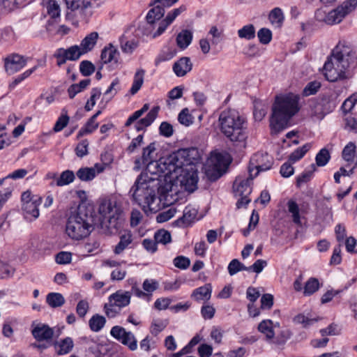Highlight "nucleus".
<instances>
[{
    "label": "nucleus",
    "instance_id": "nucleus-41",
    "mask_svg": "<svg viewBox=\"0 0 357 357\" xmlns=\"http://www.w3.org/2000/svg\"><path fill=\"white\" fill-rule=\"evenodd\" d=\"M43 3H47V11L49 15L56 19L60 17V6L55 0H43Z\"/></svg>",
    "mask_w": 357,
    "mask_h": 357
},
{
    "label": "nucleus",
    "instance_id": "nucleus-1",
    "mask_svg": "<svg viewBox=\"0 0 357 357\" xmlns=\"http://www.w3.org/2000/svg\"><path fill=\"white\" fill-rule=\"evenodd\" d=\"M357 66V56L352 48L340 42L332 50L324 66V75L331 82L349 79Z\"/></svg>",
    "mask_w": 357,
    "mask_h": 357
},
{
    "label": "nucleus",
    "instance_id": "nucleus-27",
    "mask_svg": "<svg viewBox=\"0 0 357 357\" xmlns=\"http://www.w3.org/2000/svg\"><path fill=\"white\" fill-rule=\"evenodd\" d=\"M212 288L210 284L197 288L193 291L192 297L197 301H208L211 296Z\"/></svg>",
    "mask_w": 357,
    "mask_h": 357
},
{
    "label": "nucleus",
    "instance_id": "nucleus-49",
    "mask_svg": "<svg viewBox=\"0 0 357 357\" xmlns=\"http://www.w3.org/2000/svg\"><path fill=\"white\" fill-rule=\"evenodd\" d=\"M356 145L353 142L348 143L342 150V158L349 162H353L356 153Z\"/></svg>",
    "mask_w": 357,
    "mask_h": 357
},
{
    "label": "nucleus",
    "instance_id": "nucleus-12",
    "mask_svg": "<svg viewBox=\"0 0 357 357\" xmlns=\"http://www.w3.org/2000/svg\"><path fill=\"white\" fill-rule=\"evenodd\" d=\"M181 177L180 182L185 189L189 192H194L197 189L198 182L197 171L195 169L184 167L182 171L174 172L172 174H165V176Z\"/></svg>",
    "mask_w": 357,
    "mask_h": 357
},
{
    "label": "nucleus",
    "instance_id": "nucleus-25",
    "mask_svg": "<svg viewBox=\"0 0 357 357\" xmlns=\"http://www.w3.org/2000/svg\"><path fill=\"white\" fill-rule=\"evenodd\" d=\"M197 215V211L190 206H186L183 211L182 217L178 218L176 223L178 227H185L189 225Z\"/></svg>",
    "mask_w": 357,
    "mask_h": 357
},
{
    "label": "nucleus",
    "instance_id": "nucleus-42",
    "mask_svg": "<svg viewBox=\"0 0 357 357\" xmlns=\"http://www.w3.org/2000/svg\"><path fill=\"white\" fill-rule=\"evenodd\" d=\"M311 147L312 145L309 143H307L301 147L298 148L290 154L289 158V161L291 162H296V161L301 160L311 149Z\"/></svg>",
    "mask_w": 357,
    "mask_h": 357
},
{
    "label": "nucleus",
    "instance_id": "nucleus-58",
    "mask_svg": "<svg viewBox=\"0 0 357 357\" xmlns=\"http://www.w3.org/2000/svg\"><path fill=\"white\" fill-rule=\"evenodd\" d=\"M176 51L174 49H169L167 51H162L155 59V66L159 65L161 62L169 61L175 56Z\"/></svg>",
    "mask_w": 357,
    "mask_h": 357
},
{
    "label": "nucleus",
    "instance_id": "nucleus-15",
    "mask_svg": "<svg viewBox=\"0 0 357 357\" xmlns=\"http://www.w3.org/2000/svg\"><path fill=\"white\" fill-rule=\"evenodd\" d=\"M110 334L123 344L128 346L130 350L135 351L137 349V340L134 335L131 332L126 331L124 328L119 326H113Z\"/></svg>",
    "mask_w": 357,
    "mask_h": 357
},
{
    "label": "nucleus",
    "instance_id": "nucleus-59",
    "mask_svg": "<svg viewBox=\"0 0 357 357\" xmlns=\"http://www.w3.org/2000/svg\"><path fill=\"white\" fill-rule=\"evenodd\" d=\"M167 324V320L154 319L151 324V333L154 335H157L166 328Z\"/></svg>",
    "mask_w": 357,
    "mask_h": 357
},
{
    "label": "nucleus",
    "instance_id": "nucleus-26",
    "mask_svg": "<svg viewBox=\"0 0 357 357\" xmlns=\"http://www.w3.org/2000/svg\"><path fill=\"white\" fill-rule=\"evenodd\" d=\"M74 347L71 337H67L54 343L56 352L58 355H65L70 353Z\"/></svg>",
    "mask_w": 357,
    "mask_h": 357
},
{
    "label": "nucleus",
    "instance_id": "nucleus-22",
    "mask_svg": "<svg viewBox=\"0 0 357 357\" xmlns=\"http://www.w3.org/2000/svg\"><path fill=\"white\" fill-rule=\"evenodd\" d=\"M132 243V235L130 231H126L120 235V241L114 248L115 255L121 254L126 249L131 248Z\"/></svg>",
    "mask_w": 357,
    "mask_h": 357
},
{
    "label": "nucleus",
    "instance_id": "nucleus-29",
    "mask_svg": "<svg viewBox=\"0 0 357 357\" xmlns=\"http://www.w3.org/2000/svg\"><path fill=\"white\" fill-rule=\"evenodd\" d=\"M116 55H119L118 50L114 45L109 44L102 50L100 57L104 63H108L112 61L117 63Z\"/></svg>",
    "mask_w": 357,
    "mask_h": 357
},
{
    "label": "nucleus",
    "instance_id": "nucleus-43",
    "mask_svg": "<svg viewBox=\"0 0 357 357\" xmlns=\"http://www.w3.org/2000/svg\"><path fill=\"white\" fill-rule=\"evenodd\" d=\"M268 105L261 101H256L254 105L253 115L256 121H261L266 116Z\"/></svg>",
    "mask_w": 357,
    "mask_h": 357
},
{
    "label": "nucleus",
    "instance_id": "nucleus-10",
    "mask_svg": "<svg viewBox=\"0 0 357 357\" xmlns=\"http://www.w3.org/2000/svg\"><path fill=\"white\" fill-rule=\"evenodd\" d=\"M253 178V174H250L245 178L241 176L236 178L233 188L235 196L240 198L236 203L237 208L245 206L250 203V199L248 198V195L252 192L250 185Z\"/></svg>",
    "mask_w": 357,
    "mask_h": 357
},
{
    "label": "nucleus",
    "instance_id": "nucleus-47",
    "mask_svg": "<svg viewBox=\"0 0 357 357\" xmlns=\"http://www.w3.org/2000/svg\"><path fill=\"white\" fill-rule=\"evenodd\" d=\"M208 35L211 36V44L216 45L222 40L224 31L223 29H218L216 26H212L208 33Z\"/></svg>",
    "mask_w": 357,
    "mask_h": 357
},
{
    "label": "nucleus",
    "instance_id": "nucleus-24",
    "mask_svg": "<svg viewBox=\"0 0 357 357\" xmlns=\"http://www.w3.org/2000/svg\"><path fill=\"white\" fill-rule=\"evenodd\" d=\"M98 39V33L96 31L91 32L86 36L81 41L80 45H79L82 52L84 54L91 52L96 45Z\"/></svg>",
    "mask_w": 357,
    "mask_h": 357
},
{
    "label": "nucleus",
    "instance_id": "nucleus-20",
    "mask_svg": "<svg viewBox=\"0 0 357 357\" xmlns=\"http://www.w3.org/2000/svg\"><path fill=\"white\" fill-rule=\"evenodd\" d=\"M131 293L130 291H117L109 297V301L121 309L128 305L130 303Z\"/></svg>",
    "mask_w": 357,
    "mask_h": 357
},
{
    "label": "nucleus",
    "instance_id": "nucleus-19",
    "mask_svg": "<svg viewBox=\"0 0 357 357\" xmlns=\"http://www.w3.org/2000/svg\"><path fill=\"white\" fill-rule=\"evenodd\" d=\"M192 68V63L190 59L187 56L180 58L176 61L172 67L174 73L177 77H183Z\"/></svg>",
    "mask_w": 357,
    "mask_h": 357
},
{
    "label": "nucleus",
    "instance_id": "nucleus-63",
    "mask_svg": "<svg viewBox=\"0 0 357 357\" xmlns=\"http://www.w3.org/2000/svg\"><path fill=\"white\" fill-rule=\"evenodd\" d=\"M104 310L109 318H114L120 313L121 309L109 301L108 303L105 304Z\"/></svg>",
    "mask_w": 357,
    "mask_h": 357
},
{
    "label": "nucleus",
    "instance_id": "nucleus-37",
    "mask_svg": "<svg viewBox=\"0 0 357 357\" xmlns=\"http://www.w3.org/2000/svg\"><path fill=\"white\" fill-rule=\"evenodd\" d=\"M105 323V318L98 314L93 315L89 321V327L94 332L100 331L104 327Z\"/></svg>",
    "mask_w": 357,
    "mask_h": 357
},
{
    "label": "nucleus",
    "instance_id": "nucleus-3",
    "mask_svg": "<svg viewBox=\"0 0 357 357\" xmlns=\"http://www.w3.org/2000/svg\"><path fill=\"white\" fill-rule=\"evenodd\" d=\"M299 100V95L294 93L276 96L270 118L272 134H278L287 127L289 121L300 110Z\"/></svg>",
    "mask_w": 357,
    "mask_h": 357
},
{
    "label": "nucleus",
    "instance_id": "nucleus-64",
    "mask_svg": "<svg viewBox=\"0 0 357 357\" xmlns=\"http://www.w3.org/2000/svg\"><path fill=\"white\" fill-rule=\"evenodd\" d=\"M294 321L296 324H301L305 328H307L312 325L314 323H316L318 321V319L309 318L303 314H300L294 318Z\"/></svg>",
    "mask_w": 357,
    "mask_h": 357
},
{
    "label": "nucleus",
    "instance_id": "nucleus-32",
    "mask_svg": "<svg viewBox=\"0 0 357 357\" xmlns=\"http://www.w3.org/2000/svg\"><path fill=\"white\" fill-rule=\"evenodd\" d=\"M60 49L61 50V52H63L66 56V59L69 61H77L80 58L82 55L84 54L82 52L80 47L77 45H73L68 49Z\"/></svg>",
    "mask_w": 357,
    "mask_h": 357
},
{
    "label": "nucleus",
    "instance_id": "nucleus-18",
    "mask_svg": "<svg viewBox=\"0 0 357 357\" xmlns=\"http://www.w3.org/2000/svg\"><path fill=\"white\" fill-rule=\"evenodd\" d=\"M41 204V198L36 197L33 202H26L22 204V211L24 218L27 220H32L39 216L38 206Z\"/></svg>",
    "mask_w": 357,
    "mask_h": 357
},
{
    "label": "nucleus",
    "instance_id": "nucleus-39",
    "mask_svg": "<svg viewBox=\"0 0 357 357\" xmlns=\"http://www.w3.org/2000/svg\"><path fill=\"white\" fill-rule=\"evenodd\" d=\"M145 71L144 70H138L135 75L132 85L130 88V92L132 95H135L142 87L144 82V76Z\"/></svg>",
    "mask_w": 357,
    "mask_h": 357
},
{
    "label": "nucleus",
    "instance_id": "nucleus-2",
    "mask_svg": "<svg viewBox=\"0 0 357 357\" xmlns=\"http://www.w3.org/2000/svg\"><path fill=\"white\" fill-rule=\"evenodd\" d=\"M178 1V0L151 1L149 6L153 8L149 10L146 16V23L143 26L144 35L151 38H155L162 35L175 19L187 9L186 6L181 5L170 10L162 19L165 8H169Z\"/></svg>",
    "mask_w": 357,
    "mask_h": 357
},
{
    "label": "nucleus",
    "instance_id": "nucleus-40",
    "mask_svg": "<svg viewBox=\"0 0 357 357\" xmlns=\"http://www.w3.org/2000/svg\"><path fill=\"white\" fill-rule=\"evenodd\" d=\"M76 175L82 181H89L96 177V169L91 167H82L78 169Z\"/></svg>",
    "mask_w": 357,
    "mask_h": 357
},
{
    "label": "nucleus",
    "instance_id": "nucleus-11",
    "mask_svg": "<svg viewBox=\"0 0 357 357\" xmlns=\"http://www.w3.org/2000/svg\"><path fill=\"white\" fill-rule=\"evenodd\" d=\"M209 167L215 172L213 174H209V169L207 170L208 176L211 180L215 181L219 178L227 170L229 161L228 156L221 153H212L209 160Z\"/></svg>",
    "mask_w": 357,
    "mask_h": 357
},
{
    "label": "nucleus",
    "instance_id": "nucleus-61",
    "mask_svg": "<svg viewBox=\"0 0 357 357\" xmlns=\"http://www.w3.org/2000/svg\"><path fill=\"white\" fill-rule=\"evenodd\" d=\"M193 118L192 115L189 113L188 108H184L179 113L178 116V120L180 123L184 125L185 126H189L193 122Z\"/></svg>",
    "mask_w": 357,
    "mask_h": 357
},
{
    "label": "nucleus",
    "instance_id": "nucleus-17",
    "mask_svg": "<svg viewBox=\"0 0 357 357\" xmlns=\"http://www.w3.org/2000/svg\"><path fill=\"white\" fill-rule=\"evenodd\" d=\"M32 335L38 342L51 340L54 336V331L48 325L37 324L31 331Z\"/></svg>",
    "mask_w": 357,
    "mask_h": 357
},
{
    "label": "nucleus",
    "instance_id": "nucleus-8",
    "mask_svg": "<svg viewBox=\"0 0 357 357\" xmlns=\"http://www.w3.org/2000/svg\"><path fill=\"white\" fill-rule=\"evenodd\" d=\"M99 213L100 226L105 234H114L122 227L124 221L122 211L116 202L103 200L99 206Z\"/></svg>",
    "mask_w": 357,
    "mask_h": 357
},
{
    "label": "nucleus",
    "instance_id": "nucleus-13",
    "mask_svg": "<svg viewBox=\"0 0 357 357\" xmlns=\"http://www.w3.org/2000/svg\"><path fill=\"white\" fill-rule=\"evenodd\" d=\"M273 163V159L267 153H256L250 159L248 167L249 174H252V171L256 169L257 172L253 175L255 177L259 172L270 169L272 167Z\"/></svg>",
    "mask_w": 357,
    "mask_h": 357
},
{
    "label": "nucleus",
    "instance_id": "nucleus-9",
    "mask_svg": "<svg viewBox=\"0 0 357 357\" xmlns=\"http://www.w3.org/2000/svg\"><path fill=\"white\" fill-rule=\"evenodd\" d=\"M357 6V0H345L336 8L326 13L322 9H317L315 12V19L324 22L328 25L340 23L343 19L354 11Z\"/></svg>",
    "mask_w": 357,
    "mask_h": 357
},
{
    "label": "nucleus",
    "instance_id": "nucleus-21",
    "mask_svg": "<svg viewBox=\"0 0 357 357\" xmlns=\"http://www.w3.org/2000/svg\"><path fill=\"white\" fill-rule=\"evenodd\" d=\"M160 107L158 106L153 107L144 118L139 120L135 124V129L137 131L142 130L144 128L149 126L156 119Z\"/></svg>",
    "mask_w": 357,
    "mask_h": 357
},
{
    "label": "nucleus",
    "instance_id": "nucleus-33",
    "mask_svg": "<svg viewBox=\"0 0 357 357\" xmlns=\"http://www.w3.org/2000/svg\"><path fill=\"white\" fill-rule=\"evenodd\" d=\"M258 331L266 335L267 340H271L275 336L273 321L270 319L263 320L258 326Z\"/></svg>",
    "mask_w": 357,
    "mask_h": 357
},
{
    "label": "nucleus",
    "instance_id": "nucleus-14",
    "mask_svg": "<svg viewBox=\"0 0 357 357\" xmlns=\"http://www.w3.org/2000/svg\"><path fill=\"white\" fill-rule=\"evenodd\" d=\"M3 68L8 75L21 70L27 63V58L17 53L10 54L3 59Z\"/></svg>",
    "mask_w": 357,
    "mask_h": 357
},
{
    "label": "nucleus",
    "instance_id": "nucleus-48",
    "mask_svg": "<svg viewBox=\"0 0 357 357\" xmlns=\"http://www.w3.org/2000/svg\"><path fill=\"white\" fill-rule=\"evenodd\" d=\"M319 289V282L315 278H310L305 283L303 290L305 296H310Z\"/></svg>",
    "mask_w": 357,
    "mask_h": 357
},
{
    "label": "nucleus",
    "instance_id": "nucleus-34",
    "mask_svg": "<svg viewBox=\"0 0 357 357\" xmlns=\"http://www.w3.org/2000/svg\"><path fill=\"white\" fill-rule=\"evenodd\" d=\"M47 303L53 308L61 307L65 303V298L60 293H49L46 296Z\"/></svg>",
    "mask_w": 357,
    "mask_h": 357
},
{
    "label": "nucleus",
    "instance_id": "nucleus-51",
    "mask_svg": "<svg viewBox=\"0 0 357 357\" xmlns=\"http://www.w3.org/2000/svg\"><path fill=\"white\" fill-rule=\"evenodd\" d=\"M330 158L329 151L325 148L321 149L316 155V165L319 167H324L328 162Z\"/></svg>",
    "mask_w": 357,
    "mask_h": 357
},
{
    "label": "nucleus",
    "instance_id": "nucleus-28",
    "mask_svg": "<svg viewBox=\"0 0 357 357\" xmlns=\"http://www.w3.org/2000/svg\"><path fill=\"white\" fill-rule=\"evenodd\" d=\"M192 32L188 29L182 30L176 36V45L181 50L186 49L192 40Z\"/></svg>",
    "mask_w": 357,
    "mask_h": 357
},
{
    "label": "nucleus",
    "instance_id": "nucleus-62",
    "mask_svg": "<svg viewBox=\"0 0 357 357\" xmlns=\"http://www.w3.org/2000/svg\"><path fill=\"white\" fill-rule=\"evenodd\" d=\"M311 170L303 172L296 178V185L300 187L303 183L308 182L312 176V173L316 170L314 164L311 165Z\"/></svg>",
    "mask_w": 357,
    "mask_h": 357
},
{
    "label": "nucleus",
    "instance_id": "nucleus-46",
    "mask_svg": "<svg viewBox=\"0 0 357 357\" xmlns=\"http://www.w3.org/2000/svg\"><path fill=\"white\" fill-rule=\"evenodd\" d=\"M289 212L292 215L293 222L296 225H301L300 209L298 204L294 200H289L287 202Z\"/></svg>",
    "mask_w": 357,
    "mask_h": 357
},
{
    "label": "nucleus",
    "instance_id": "nucleus-52",
    "mask_svg": "<svg viewBox=\"0 0 357 357\" xmlns=\"http://www.w3.org/2000/svg\"><path fill=\"white\" fill-rule=\"evenodd\" d=\"M96 70L95 66L88 60H84L79 63V71L83 76L88 77Z\"/></svg>",
    "mask_w": 357,
    "mask_h": 357
},
{
    "label": "nucleus",
    "instance_id": "nucleus-50",
    "mask_svg": "<svg viewBox=\"0 0 357 357\" xmlns=\"http://www.w3.org/2000/svg\"><path fill=\"white\" fill-rule=\"evenodd\" d=\"M154 239L158 243L166 245L172 241L171 234L167 230L159 229L155 233Z\"/></svg>",
    "mask_w": 357,
    "mask_h": 357
},
{
    "label": "nucleus",
    "instance_id": "nucleus-56",
    "mask_svg": "<svg viewBox=\"0 0 357 357\" xmlns=\"http://www.w3.org/2000/svg\"><path fill=\"white\" fill-rule=\"evenodd\" d=\"M149 109V105L146 103L143 105V107L135 111L129 118L127 119L125 123V126H130L134 121L137 120L139 117H141L146 112H147Z\"/></svg>",
    "mask_w": 357,
    "mask_h": 357
},
{
    "label": "nucleus",
    "instance_id": "nucleus-53",
    "mask_svg": "<svg viewBox=\"0 0 357 357\" xmlns=\"http://www.w3.org/2000/svg\"><path fill=\"white\" fill-rule=\"evenodd\" d=\"M357 102V93H354L347 98L342 105L341 109L342 112L347 114H348L355 106Z\"/></svg>",
    "mask_w": 357,
    "mask_h": 357
},
{
    "label": "nucleus",
    "instance_id": "nucleus-35",
    "mask_svg": "<svg viewBox=\"0 0 357 357\" xmlns=\"http://www.w3.org/2000/svg\"><path fill=\"white\" fill-rule=\"evenodd\" d=\"M237 33L240 38L250 40L255 38L256 29L253 24H248L238 29Z\"/></svg>",
    "mask_w": 357,
    "mask_h": 357
},
{
    "label": "nucleus",
    "instance_id": "nucleus-45",
    "mask_svg": "<svg viewBox=\"0 0 357 357\" xmlns=\"http://www.w3.org/2000/svg\"><path fill=\"white\" fill-rule=\"evenodd\" d=\"M328 112L325 111L324 106L320 102H314L310 105V115L317 120H321Z\"/></svg>",
    "mask_w": 357,
    "mask_h": 357
},
{
    "label": "nucleus",
    "instance_id": "nucleus-7",
    "mask_svg": "<svg viewBox=\"0 0 357 357\" xmlns=\"http://www.w3.org/2000/svg\"><path fill=\"white\" fill-rule=\"evenodd\" d=\"M157 189L154 181L142 173L137 178L130 190V194L133 200L145 213H147L149 211L155 209L152 206L156 199Z\"/></svg>",
    "mask_w": 357,
    "mask_h": 357
},
{
    "label": "nucleus",
    "instance_id": "nucleus-57",
    "mask_svg": "<svg viewBox=\"0 0 357 357\" xmlns=\"http://www.w3.org/2000/svg\"><path fill=\"white\" fill-rule=\"evenodd\" d=\"M37 69V66H34L31 69H29L24 72L23 73L17 76L14 80L9 84L10 89H14L18 84L21 82L29 77Z\"/></svg>",
    "mask_w": 357,
    "mask_h": 357
},
{
    "label": "nucleus",
    "instance_id": "nucleus-5",
    "mask_svg": "<svg viewBox=\"0 0 357 357\" xmlns=\"http://www.w3.org/2000/svg\"><path fill=\"white\" fill-rule=\"evenodd\" d=\"M94 218L92 211L79 207L72 213L66 225V233L72 240L79 241L87 237L93 229Z\"/></svg>",
    "mask_w": 357,
    "mask_h": 357
},
{
    "label": "nucleus",
    "instance_id": "nucleus-44",
    "mask_svg": "<svg viewBox=\"0 0 357 357\" xmlns=\"http://www.w3.org/2000/svg\"><path fill=\"white\" fill-rule=\"evenodd\" d=\"M75 179V174L71 170L63 172L60 176L56 179V185L57 186H63L71 183Z\"/></svg>",
    "mask_w": 357,
    "mask_h": 357
},
{
    "label": "nucleus",
    "instance_id": "nucleus-38",
    "mask_svg": "<svg viewBox=\"0 0 357 357\" xmlns=\"http://www.w3.org/2000/svg\"><path fill=\"white\" fill-rule=\"evenodd\" d=\"M28 0H1V5L6 11L10 12L24 7Z\"/></svg>",
    "mask_w": 357,
    "mask_h": 357
},
{
    "label": "nucleus",
    "instance_id": "nucleus-16",
    "mask_svg": "<svg viewBox=\"0 0 357 357\" xmlns=\"http://www.w3.org/2000/svg\"><path fill=\"white\" fill-rule=\"evenodd\" d=\"M155 150V142H152L146 147L144 148L142 157L135 159L134 169L135 170H139L142 168L152 164L155 160L153 154Z\"/></svg>",
    "mask_w": 357,
    "mask_h": 357
},
{
    "label": "nucleus",
    "instance_id": "nucleus-36",
    "mask_svg": "<svg viewBox=\"0 0 357 357\" xmlns=\"http://www.w3.org/2000/svg\"><path fill=\"white\" fill-rule=\"evenodd\" d=\"M91 83L90 79H85L79 82V84H73L68 89L69 98L73 99L77 93L84 91Z\"/></svg>",
    "mask_w": 357,
    "mask_h": 357
},
{
    "label": "nucleus",
    "instance_id": "nucleus-54",
    "mask_svg": "<svg viewBox=\"0 0 357 357\" xmlns=\"http://www.w3.org/2000/svg\"><path fill=\"white\" fill-rule=\"evenodd\" d=\"M321 83L319 81H312L307 83L303 90V96H310L314 95L321 88Z\"/></svg>",
    "mask_w": 357,
    "mask_h": 357
},
{
    "label": "nucleus",
    "instance_id": "nucleus-60",
    "mask_svg": "<svg viewBox=\"0 0 357 357\" xmlns=\"http://www.w3.org/2000/svg\"><path fill=\"white\" fill-rule=\"evenodd\" d=\"M259 42L264 45L268 44L272 39V32L267 28H261L257 32Z\"/></svg>",
    "mask_w": 357,
    "mask_h": 357
},
{
    "label": "nucleus",
    "instance_id": "nucleus-4",
    "mask_svg": "<svg viewBox=\"0 0 357 357\" xmlns=\"http://www.w3.org/2000/svg\"><path fill=\"white\" fill-rule=\"evenodd\" d=\"M220 132L231 142H244L248 137L246 119L234 109L221 112L218 118Z\"/></svg>",
    "mask_w": 357,
    "mask_h": 357
},
{
    "label": "nucleus",
    "instance_id": "nucleus-23",
    "mask_svg": "<svg viewBox=\"0 0 357 357\" xmlns=\"http://www.w3.org/2000/svg\"><path fill=\"white\" fill-rule=\"evenodd\" d=\"M101 110H98L94 114L86 123L84 127H82L77 133V138H80L85 135L90 134L96 130L98 127V123L96 119L97 117L101 114Z\"/></svg>",
    "mask_w": 357,
    "mask_h": 357
},
{
    "label": "nucleus",
    "instance_id": "nucleus-30",
    "mask_svg": "<svg viewBox=\"0 0 357 357\" xmlns=\"http://www.w3.org/2000/svg\"><path fill=\"white\" fill-rule=\"evenodd\" d=\"M268 19L273 26L280 28L284 20V13L280 8L276 7L271 10Z\"/></svg>",
    "mask_w": 357,
    "mask_h": 357
},
{
    "label": "nucleus",
    "instance_id": "nucleus-55",
    "mask_svg": "<svg viewBox=\"0 0 357 357\" xmlns=\"http://www.w3.org/2000/svg\"><path fill=\"white\" fill-rule=\"evenodd\" d=\"M291 336V332L289 329L282 330L277 335L273 342L278 346H284Z\"/></svg>",
    "mask_w": 357,
    "mask_h": 357
},
{
    "label": "nucleus",
    "instance_id": "nucleus-31",
    "mask_svg": "<svg viewBox=\"0 0 357 357\" xmlns=\"http://www.w3.org/2000/svg\"><path fill=\"white\" fill-rule=\"evenodd\" d=\"M120 47L123 53L132 54L137 47L138 42L134 39L128 40L125 35L119 38Z\"/></svg>",
    "mask_w": 357,
    "mask_h": 357
},
{
    "label": "nucleus",
    "instance_id": "nucleus-6",
    "mask_svg": "<svg viewBox=\"0 0 357 357\" xmlns=\"http://www.w3.org/2000/svg\"><path fill=\"white\" fill-rule=\"evenodd\" d=\"M199 158L197 149H183L160 160L158 167L164 174L181 172L184 167L195 169V163Z\"/></svg>",
    "mask_w": 357,
    "mask_h": 357
}]
</instances>
